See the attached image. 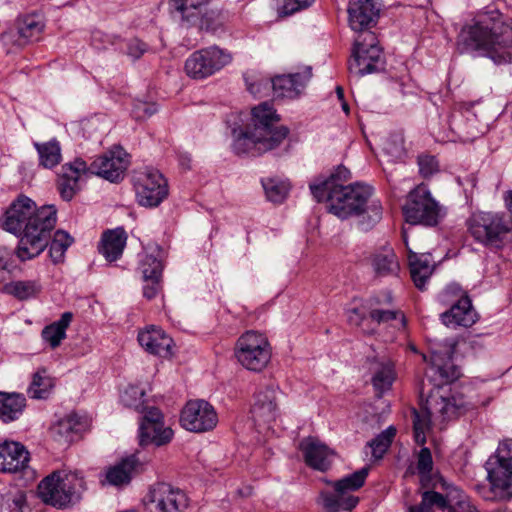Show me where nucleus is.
<instances>
[{
	"instance_id": "nucleus-34",
	"label": "nucleus",
	"mask_w": 512,
	"mask_h": 512,
	"mask_svg": "<svg viewBox=\"0 0 512 512\" xmlns=\"http://www.w3.org/2000/svg\"><path fill=\"white\" fill-rule=\"evenodd\" d=\"M358 497L341 492L322 491L319 495V504L326 512H338L340 510H351L358 504Z\"/></svg>"
},
{
	"instance_id": "nucleus-43",
	"label": "nucleus",
	"mask_w": 512,
	"mask_h": 512,
	"mask_svg": "<svg viewBox=\"0 0 512 512\" xmlns=\"http://www.w3.org/2000/svg\"><path fill=\"white\" fill-rule=\"evenodd\" d=\"M369 474V467H363L360 470L333 483L334 490L342 494H350L361 488Z\"/></svg>"
},
{
	"instance_id": "nucleus-6",
	"label": "nucleus",
	"mask_w": 512,
	"mask_h": 512,
	"mask_svg": "<svg viewBox=\"0 0 512 512\" xmlns=\"http://www.w3.org/2000/svg\"><path fill=\"white\" fill-rule=\"evenodd\" d=\"M490 491L486 500H507L512 497V440L498 445L495 454L486 462Z\"/></svg>"
},
{
	"instance_id": "nucleus-29",
	"label": "nucleus",
	"mask_w": 512,
	"mask_h": 512,
	"mask_svg": "<svg viewBox=\"0 0 512 512\" xmlns=\"http://www.w3.org/2000/svg\"><path fill=\"white\" fill-rule=\"evenodd\" d=\"M372 384L379 396L391 389L396 379L394 363L389 359L375 360L371 366Z\"/></svg>"
},
{
	"instance_id": "nucleus-5",
	"label": "nucleus",
	"mask_w": 512,
	"mask_h": 512,
	"mask_svg": "<svg viewBox=\"0 0 512 512\" xmlns=\"http://www.w3.org/2000/svg\"><path fill=\"white\" fill-rule=\"evenodd\" d=\"M86 489L81 473L55 471L38 485V495L46 504L64 508L78 502Z\"/></svg>"
},
{
	"instance_id": "nucleus-27",
	"label": "nucleus",
	"mask_w": 512,
	"mask_h": 512,
	"mask_svg": "<svg viewBox=\"0 0 512 512\" xmlns=\"http://www.w3.org/2000/svg\"><path fill=\"white\" fill-rule=\"evenodd\" d=\"M126 242L127 234L123 228L107 230L102 234L99 253L109 262L116 261L122 256Z\"/></svg>"
},
{
	"instance_id": "nucleus-16",
	"label": "nucleus",
	"mask_w": 512,
	"mask_h": 512,
	"mask_svg": "<svg viewBox=\"0 0 512 512\" xmlns=\"http://www.w3.org/2000/svg\"><path fill=\"white\" fill-rule=\"evenodd\" d=\"M217 423L216 410L205 400H190L181 411L180 424L187 431L205 433L213 430Z\"/></svg>"
},
{
	"instance_id": "nucleus-59",
	"label": "nucleus",
	"mask_w": 512,
	"mask_h": 512,
	"mask_svg": "<svg viewBox=\"0 0 512 512\" xmlns=\"http://www.w3.org/2000/svg\"><path fill=\"white\" fill-rule=\"evenodd\" d=\"M92 42L96 48L100 49V48H105L106 42L110 43V40H109V37L107 35H105L104 33H102L101 31H95L92 34Z\"/></svg>"
},
{
	"instance_id": "nucleus-31",
	"label": "nucleus",
	"mask_w": 512,
	"mask_h": 512,
	"mask_svg": "<svg viewBox=\"0 0 512 512\" xmlns=\"http://www.w3.org/2000/svg\"><path fill=\"white\" fill-rule=\"evenodd\" d=\"M138 459L135 455H131L122 459L119 463L109 467L105 473L103 484L107 483L113 486H121L128 484L131 480L132 473L136 469Z\"/></svg>"
},
{
	"instance_id": "nucleus-33",
	"label": "nucleus",
	"mask_w": 512,
	"mask_h": 512,
	"mask_svg": "<svg viewBox=\"0 0 512 512\" xmlns=\"http://www.w3.org/2000/svg\"><path fill=\"white\" fill-rule=\"evenodd\" d=\"M73 320L71 312H64L60 319L45 326L41 332L42 339L50 348L55 349L60 346L66 338V330Z\"/></svg>"
},
{
	"instance_id": "nucleus-52",
	"label": "nucleus",
	"mask_w": 512,
	"mask_h": 512,
	"mask_svg": "<svg viewBox=\"0 0 512 512\" xmlns=\"http://www.w3.org/2000/svg\"><path fill=\"white\" fill-rule=\"evenodd\" d=\"M12 252L6 247H0V292L11 279Z\"/></svg>"
},
{
	"instance_id": "nucleus-21",
	"label": "nucleus",
	"mask_w": 512,
	"mask_h": 512,
	"mask_svg": "<svg viewBox=\"0 0 512 512\" xmlns=\"http://www.w3.org/2000/svg\"><path fill=\"white\" fill-rule=\"evenodd\" d=\"M380 8L374 0H350L348 5V21L350 28L362 34L376 24Z\"/></svg>"
},
{
	"instance_id": "nucleus-47",
	"label": "nucleus",
	"mask_w": 512,
	"mask_h": 512,
	"mask_svg": "<svg viewBox=\"0 0 512 512\" xmlns=\"http://www.w3.org/2000/svg\"><path fill=\"white\" fill-rule=\"evenodd\" d=\"M448 512H480L462 491L453 488L449 491Z\"/></svg>"
},
{
	"instance_id": "nucleus-1",
	"label": "nucleus",
	"mask_w": 512,
	"mask_h": 512,
	"mask_svg": "<svg viewBox=\"0 0 512 512\" xmlns=\"http://www.w3.org/2000/svg\"><path fill=\"white\" fill-rule=\"evenodd\" d=\"M350 176L346 167L338 166L328 176H320L310 183L309 188L317 202H327L330 213L340 219L355 216L359 228L368 231L382 219L383 207L370 185L360 182L344 185Z\"/></svg>"
},
{
	"instance_id": "nucleus-42",
	"label": "nucleus",
	"mask_w": 512,
	"mask_h": 512,
	"mask_svg": "<svg viewBox=\"0 0 512 512\" xmlns=\"http://www.w3.org/2000/svg\"><path fill=\"white\" fill-rule=\"evenodd\" d=\"M262 186L267 199L274 203H281L290 190V183L280 178L263 179Z\"/></svg>"
},
{
	"instance_id": "nucleus-61",
	"label": "nucleus",
	"mask_w": 512,
	"mask_h": 512,
	"mask_svg": "<svg viewBox=\"0 0 512 512\" xmlns=\"http://www.w3.org/2000/svg\"><path fill=\"white\" fill-rule=\"evenodd\" d=\"M71 424L69 421H60L57 425V431L62 434L63 432H69Z\"/></svg>"
},
{
	"instance_id": "nucleus-39",
	"label": "nucleus",
	"mask_w": 512,
	"mask_h": 512,
	"mask_svg": "<svg viewBox=\"0 0 512 512\" xmlns=\"http://www.w3.org/2000/svg\"><path fill=\"white\" fill-rule=\"evenodd\" d=\"M139 269L143 275L144 281H148L149 279H161L163 264L158 248L150 252L145 251L141 255Z\"/></svg>"
},
{
	"instance_id": "nucleus-40",
	"label": "nucleus",
	"mask_w": 512,
	"mask_h": 512,
	"mask_svg": "<svg viewBox=\"0 0 512 512\" xmlns=\"http://www.w3.org/2000/svg\"><path fill=\"white\" fill-rule=\"evenodd\" d=\"M38 152L40 164L45 168H53L61 161V147L56 139L44 143H34Z\"/></svg>"
},
{
	"instance_id": "nucleus-63",
	"label": "nucleus",
	"mask_w": 512,
	"mask_h": 512,
	"mask_svg": "<svg viewBox=\"0 0 512 512\" xmlns=\"http://www.w3.org/2000/svg\"><path fill=\"white\" fill-rule=\"evenodd\" d=\"M431 486H432V488H438V487L447 488L448 487L446 481L444 479H442L441 477L436 478Z\"/></svg>"
},
{
	"instance_id": "nucleus-11",
	"label": "nucleus",
	"mask_w": 512,
	"mask_h": 512,
	"mask_svg": "<svg viewBox=\"0 0 512 512\" xmlns=\"http://www.w3.org/2000/svg\"><path fill=\"white\" fill-rule=\"evenodd\" d=\"M232 54L219 46L212 45L194 51L185 61L184 70L188 77L204 80L221 71L232 62Z\"/></svg>"
},
{
	"instance_id": "nucleus-51",
	"label": "nucleus",
	"mask_w": 512,
	"mask_h": 512,
	"mask_svg": "<svg viewBox=\"0 0 512 512\" xmlns=\"http://www.w3.org/2000/svg\"><path fill=\"white\" fill-rule=\"evenodd\" d=\"M432 468L433 460L431 452L427 447H423L418 454L417 470L418 473L421 475L422 485L425 487L430 486L429 481Z\"/></svg>"
},
{
	"instance_id": "nucleus-25",
	"label": "nucleus",
	"mask_w": 512,
	"mask_h": 512,
	"mask_svg": "<svg viewBox=\"0 0 512 512\" xmlns=\"http://www.w3.org/2000/svg\"><path fill=\"white\" fill-rule=\"evenodd\" d=\"M277 390L266 387L255 394L251 413L256 422L269 423L277 417Z\"/></svg>"
},
{
	"instance_id": "nucleus-22",
	"label": "nucleus",
	"mask_w": 512,
	"mask_h": 512,
	"mask_svg": "<svg viewBox=\"0 0 512 512\" xmlns=\"http://www.w3.org/2000/svg\"><path fill=\"white\" fill-rule=\"evenodd\" d=\"M30 455L23 444L5 440L0 442V472L18 473L28 467Z\"/></svg>"
},
{
	"instance_id": "nucleus-38",
	"label": "nucleus",
	"mask_w": 512,
	"mask_h": 512,
	"mask_svg": "<svg viewBox=\"0 0 512 512\" xmlns=\"http://www.w3.org/2000/svg\"><path fill=\"white\" fill-rule=\"evenodd\" d=\"M253 128L265 127L269 131L268 137L274 135L281 129H288L285 126H274L273 122L278 121L274 108L268 103H262L252 110Z\"/></svg>"
},
{
	"instance_id": "nucleus-26",
	"label": "nucleus",
	"mask_w": 512,
	"mask_h": 512,
	"mask_svg": "<svg viewBox=\"0 0 512 512\" xmlns=\"http://www.w3.org/2000/svg\"><path fill=\"white\" fill-rule=\"evenodd\" d=\"M441 320L446 326L470 327L477 320V313L472 307L468 296H461L452 307L441 314Z\"/></svg>"
},
{
	"instance_id": "nucleus-23",
	"label": "nucleus",
	"mask_w": 512,
	"mask_h": 512,
	"mask_svg": "<svg viewBox=\"0 0 512 512\" xmlns=\"http://www.w3.org/2000/svg\"><path fill=\"white\" fill-rule=\"evenodd\" d=\"M138 342L149 354L167 358L171 356L172 338L160 327L151 325L139 331Z\"/></svg>"
},
{
	"instance_id": "nucleus-64",
	"label": "nucleus",
	"mask_w": 512,
	"mask_h": 512,
	"mask_svg": "<svg viewBox=\"0 0 512 512\" xmlns=\"http://www.w3.org/2000/svg\"><path fill=\"white\" fill-rule=\"evenodd\" d=\"M460 288L457 286V285H450L446 288L445 292L446 293H456V292H460Z\"/></svg>"
},
{
	"instance_id": "nucleus-18",
	"label": "nucleus",
	"mask_w": 512,
	"mask_h": 512,
	"mask_svg": "<svg viewBox=\"0 0 512 512\" xmlns=\"http://www.w3.org/2000/svg\"><path fill=\"white\" fill-rule=\"evenodd\" d=\"M312 78V67L305 66L301 71L277 75L271 79L273 95L277 99H298Z\"/></svg>"
},
{
	"instance_id": "nucleus-8",
	"label": "nucleus",
	"mask_w": 512,
	"mask_h": 512,
	"mask_svg": "<svg viewBox=\"0 0 512 512\" xmlns=\"http://www.w3.org/2000/svg\"><path fill=\"white\" fill-rule=\"evenodd\" d=\"M271 346L267 337L258 331L249 330L236 341L234 355L238 363L247 370L260 372L270 362Z\"/></svg>"
},
{
	"instance_id": "nucleus-50",
	"label": "nucleus",
	"mask_w": 512,
	"mask_h": 512,
	"mask_svg": "<svg viewBox=\"0 0 512 512\" xmlns=\"http://www.w3.org/2000/svg\"><path fill=\"white\" fill-rule=\"evenodd\" d=\"M121 401L127 407L137 411L144 410L145 389L139 385H129L121 396Z\"/></svg>"
},
{
	"instance_id": "nucleus-53",
	"label": "nucleus",
	"mask_w": 512,
	"mask_h": 512,
	"mask_svg": "<svg viewBox=\"0 0 512 512\" xmlns=\"http://www.w3.org/2000/svg\"><path fill=\"white\" fill-rule=\"evenodd\" d=\"M372 307H367L365 304L352 306L346 310L347 320L351 325L362 326L364 320L369 314Z\"/></svg>"
},
{
	"instance_id": "nucleus-60",
	"label": "nucleus",
	"mask_w": 512,
	"mask_h": 512,
	"mask_svg": "<svg viewBox=\"0 0 512 512\" xmlns=\"http://www.w3.org/2000/svg\"><path fill=\"white\" fill-rule=\"evenodd\" d=\"M504 201H505L506 208L508 209V211L510 213V216H508V217L512 221V190H509L505 193Z\"/></svg>"
},
{
	"instance_id": "nucleus-12",
	"label": "nucleus",
	"mask_w": 512,
	"mask_h": 512,
	"mask_svg": "<svg viewBox=\"0 0 512 512\" xmlns=\"http://www.w3.org/2000/svg\"><path fill=\"white\" fill-rule=\"evenodd\" d=\"M381 64L382 51L376 35L373 32L358 35L354 42L353 60L349 63L350 72L364 76L378 71Z\"/></svg>"
},
{
	"instance_id": "nucleus-24",
	"label": "nucleus",
	"mask_w": 512,
	"mask_h": 512,
	"mask_svg": "<svg viewBox=\"0 0 512 512\" xmlns=\"http://www.w3.org/2000/svg\"><path fill=\"white\" fill-rule=\"evenodd\" d=\"M300 450L309 467L322 472L330 468L334 454L324 443L315 438H306L300 442Z\"/></svg>"
},
{
	"instance_id": "nucleus-44",
	"label": "nucleus",
	"mask_w": 512,
	"mask_h": 512,
	"mask_svg": "<svg viewBox=\"0 0 512 512\" xmlns=\"http://www.w3.org/2000/svg\"><path fill=\"white\" fill-rule=\"evenodd\" d=\"M73 243V238L64 230H57L52 238L49 255L53 263L63 261L67 249Z\"/></svg>"
},
{
	"instance_id": "nucleus-57",
	"label": "nucleus",
	"mask_w": 512,
	"mask_h": 512,
	"mask_svg": "<svg viewBox=\"0 0 512 512\" xmlns=\"http://www.w3.org/2000/svg\"><path fill=\"white\" fill-rule=\"evenodd\" d=\"M147 50V45L139 39H131L127 43V54L133 59L140 58Z\"/></svg>"
},
{
	"instance_id": "nucleus-9",
	"label": "nucleus",
	"mask_w": 512,
	"mask_h": 512,
	"mask_svg": "<svg viewBox=\"0 0 512 512\" xmlns=\"http://www.w3.org/2000/svg\"><path fill=\"white\" fill-rule=\"evenodd\" d=\"M403 214L406 222L429 227L436 226L444 216L442 207L424 184L418 185L408 194Z\"/></svg>"
},
{
	"instance_id": "nucleus-10",
	"label": "nucleus",
	"mask_w": 512,
	"mask_h": 512,
	"mask_svg": "<svg viewBox=\"0 0 512 512\" xmlns=\"http://www.w3.org/2000/svg\"><path fill=\"white\" fill-rule=\"evenodd\" d=\"M45 29V20L38 13L19 15L1 34V41L8 53L19 51L40 40Z\"/></svg>"
},
{
	"instance_id": "nucleus-7",
	"label": "nucleus",
	"mask_w": 512,
	"mask_h": 512,
	"mask_svg": "<svg viewBox=\"0 0 512 512\" xmlns=\"http://www.w3.org/2000/svg\"><path fill=\"white\" fill-rule=\"evenodd\" d=\"M468 232L473 239L487 247L499 248L512 230V221L504 213L478 212L467 221Z\"/></svg>"
},
{
	"instance_id": "nucleus-45",
	"label": "nucleus",
	"mask_w": 512,
	"mask_h": 512,
	"mask_svg": "<svg viewBox=\"0 0 512 512\" xmlns=\"http://www.w3.org/2000/svg\"><path fill=\"white\" fill-rule=\"evenodd\" d=\"M396 435V428L389 426L387 429L382 431L373 440L368 443L371 449L372 457L375 459H381L390 447L394 437Z\"/></svg>"
},
{
	"instance_id": "nucleus-2",
	"label": "nucleus",
	"mask_w": 512,
	"mask_h": 512,
	"mask_svg": "<svg viewBox=\"0 0 512 512\" xmlns=\"http://www.w3.org/2000/svg\"><path fill=\"white\" fill-rule=\"evenodd\" d=\"M57 222V209L54 205L37 207L26 195H19L6 209L2 228L20 236L15 255L21 262L39 256L48 246L51 232Z\"/></svg>"
},
{
	"instance_id": "nucleus-37",
	"label": "nucleus",
	"mask_w": 512,
	"mask_h": 512,
	"mask_svg": "<svg viewBox=\"0 0 512 512\" xmlns=\"http://www.w3.org/2000/svg\"><path fill=\"white\" fill-rule=\"evenodd\" d=\"M41 291V285L37 280H9L2 293L24 301L36 297Z\"/></svg>"
},
{
	"instance_id": "nucleus-48",
	"label": "nucleus",
	"mask_w": 512,
	"mask_h": 512,
	"mask_svg": "<svg viewBox=\"0 0 512 512\" xmlns=\"http://www.w3.org/2000/svg\"><path fill=\"white\" fill-rule=\"evenodd\" d=\"M209 0H170V8L184 20H189L197 14L199 8Z\"/></svg>"
},
{
	"instance_id": "nucleus-54",
	"label": "nucleus",
	"mask_w": 512,
	"mask_h": 512,
	"mask_svg": "<svg viewBox=\"0 0 512 512\" xmlns=\"http://www.w3.org/2000/svg\"><path fill=\"white\" fill-rule=\"evenodd\" d=\"M419 172L424 178L432 176L438 172L439 164L434 156L420 155L418 157Z\"/></svg>"
},
{
	"instance_id": "nucleus-14",
	"label": "nucleus",
	"mask_w": 512,
	"mask_h": 512,
	"mask_svg": "<svg viewBox=\"0 0 512 512\" xmlns=\"http://www.w3.org/2000/svg\"><path fill=\"white\" fill-rule=\"evenodd\" d=\"M148 512H185L189 498L184 491L167 483L152 486L144 498Z\"/></svg>"
},
{
	"instance_id": "nucleus-55",
	"label": "nucleus",
	"mask_w": 512,
	"mask_h": 512,
	"mask_svg": "<svg viewBox=\"0 0 512 512\" xmlns=\"http://www.w3.org/2000/svg\"><path fill=\"white\" fill-rule=\"evenodd\" d=\"M157 107L154 103L138 101L134 104L132 114L136 119H144L156 113Z\"/></svg>"
},
{
	"instance_id": "nucleus-28",
	"label": "nucleus",
	"mask_w": 512,
	"mask_h": 512,
	"mask_svg": "<svg viewBox=\"0 0 512 512\" xmlns=\"http://www.w3.org/2000/svg\"><path fill=\"white\" fill-rule=\"evenodd\" d=\"M408 260L412 280L418 289L423 290L434 270L433 259L428 253L409 251Z\"/></svg>"
},
{
	"instance_id": "nucleus-56",
	"label": "nucleus",
	"mask_w": 512,
	"mask_h": 512,
	"mask_svg": "<svg viewBox=\"0 0 512 512\" xmlns=\"http://www.w3.org/2000/svg\"><path fill=\"white\" fill-rule=\"evenodd\" d=\"M315 0H284L282 13L285 15L293 14L301 9L309 7Z\"/></svg>"
},
{
	"instance_id": "nucleus-58",
	"label": "nucleus",
	"mask_w": 512,
	"mask_h": 512,
	"mask_svg": "<svg viewBox=\"0 0 512 512\" xmlns=\"http://www.w3.org/2000/svg\"><path fill=\"white\" fill-rule=\"evenodd\" d=\"M160 280L161 279H149L145 281V285L143 287V294L147 299L154 298L160 290Z\"/></svg>"
},
{
	"instance_id": "nucleus-4",
	"label": "nucleus",
	"mask_w": 512,
	"mask_h": 512,
	"mask_svg": "<svg viewBox=\"0 0 512 512\" xmlns=\"http://www.w3.org/2000/svg\"><path fill=\"white\" fill-rule=\"evenodd\" d=\"M461 53L486 56L495 64L512 60V22L496 9L480 13L457 37Z\"/></svg>"
},
{
	"instance_id": "nucleus-46",
	"label": "nucleus",
	"mask_w": 512,
	"mask_h": 512,
	"mask_svg": "<svg viewBox=\"0 0 512 512\" xmlns=\"http://www.w3.org/2000/svg\"><path fill=\"white\" fill-rule=\"evenodd\" d=\"M382 149L391 161L402 160L406 154L403 135L401 133L391 134L384 140Z\"/></svg>"
},
{
	"instance_id": "nucleus-41",
	"label": "nucleus",
	"mask_w": 512,
	"mask_h": 512,
	"mask_svg": "<svg viewBox=\"0 0 512 512\" xmlns=\"http://www.w3.org/2000/svg\"><path fill=\"white\" fill-rule=\"evenodd\" d=\"M369 316L377 324H391L396 329H404L406 319L402 311L385 307L371 308Z\"/></svg>"
},
{
	"instance_id": "nucleus-20",
	"label": "nucleus",
	"mask_w": 512,
	"mask_h": 512,
	"mask_svg": "<svg viewBox=\"0 0 512 512\" xmlns=\"http://www.w3.org/2000/svg\"><path fill=\"white\" fill-rule=\"evenodd\" d=\"M91 170L92 165L88 166L80 158L64 164L58 177V189L61 197L66 201L71 200L76 192L80 190L81 183L89 175H93Z\"/></svg>"
},
{
	"instance_id": "nucleus-35",
	"label": "nucleus",
	"mask_w": 512,
	"mask_h": 512,
	"mask_svg": "<svg viewBox=\"0 0 512 512\" xmlns=\"http://www.w3.org/2000/svg\"><path fill=\"white\" fill-rule=\"evenodd\" d=\"M55 387V379L47 369L39 368L33 375L27 388V394L32 399H47Z\"/></svg>"
},
{
	"instance_id": "nucleus-19",
	"label": "nucleus",
	"mask_w": 512,
	"mask_h": 512,
	"mask_svg": "<svg viewBox=\"0 0 512 512\" xmlns=\"http://www.w3.org/2000/svg\"><path fill=\"white\" fill-rule=\"evenodd\" d=\"M92 173L110 182L123 179L128 168V155L121 147H114L92 162Z\"/></svg>"
},
{
	"instance_id": "nucleus-49",
	"label": "nucleus",
	"mask_w": 512,
	"mask_h": 512,
	"mask_svg": "<svg viewBox=\"0 0 512 512\" xmlns=\"http://www.w3.org/2000/svg\"><path fill=\"white\" fill-rule=\"evenodd\" d=\"M449 501V492L444 496L439 492L426 491L422 494V501L417 509L418 512H433L432 507L435 505L447 510Z\"/></svg>"
},
{
	"instance_id": "nucleus-30",
	"label": "nucleus",
	"mask_w": 512,
	"mask_h": 512,
	"mask_svg": "<svg viewBox=\"0 0 512 512\" xmlns=\"http://www.w3.org/2000/svg\"><path fill=\"white\" fill-rule=\"evenodd\" d=\"M370 262L374 273L379 277L397 275L400 268L397 256L389 246L375 251L371 255Z\"/></svg>"
},
{
	"instance_id": "nucleus-15",
	"label": "nucleus",
	"mask_w": 512,
	"mask_h": 512,
	"mask_svg": "<svg viewBox=\"0 0 512 512\" xmlns=\"http://www.w3.org/2000/svg\"><path fill=\"white\" fill-rule=\"evenodd\" d=\"M136 200L143 207H157L168 196L164 176L154 169H145L134 176Z\"/></svg>"
},
{
	"instance_id": "nucleus-62",
	"label": "nucleus",
	"mask_w": 512,
	"mask_h": 512,
	"mask_svg": "<svg viewBox=\"0 0 512 512\" xmlns=\"http://www.w3.org/2000/svg\"><path fill=\"white\" fill-rule=\"evenodd\" d=\"M383 297H384L383 300H377V303L379 305L384 306L386 304L392 303L393 297L390 292L385 293Z\"/></svg>"
},
{
	"instance_id": "nucleus-17",
	"label": "nucleus",
	"mask_w": 512,
	"mask_h": 512,
	"mask_svg": "<svg viewBox=\"0 0 512 512\" xmlns=\"http://www.w3.org/2000/svg\"><path fill=\"white\" fill-rule=\"evenodd\" d=\"M172 437L173 430L164 425L162 412L155 407L149 408L140 423V444L142 446L150 444L162 446L169 443Z\"/></svg>"
},
{
	"instance_id": "nucleus-36",
	"label": "nucleus",
	"mask_w": 512,
	"mask_h": 512,
	"mask_svg": "<svg viewBox=\"0 0 512 512\" xmlns=\"http://www.w3.org/2000/svg\"><path fill=\"white\" fill-rule=\"evenodd\" d=\"M0 512H31L26 492L16 486L7 488L1 494Z\"/></svg>"
},
{
	"instance_id": "nucleus-32",
	"label": "nucleus",
	"mask_w": 512,
	"mask_h": 512,
	"mask_svg": "<svg viewBox=\"0 0 512 512\" xmlns=\"http://www.w3.org/2000/svg\"><path fill=\"white\" fill-rule=\"evenodd\" d=\"M26 406V399L18 393L0 392V420L9 423L17 420Z\"/></svg>"
},
{
	"instance_id": "nucleus-3",
	"label": "nucleus",
	"mask_w": 512,
	"mask_h": 512,
	"mask_svg": "<svg viewBox=\"0 0 512 512\" xmlns=\"http://www.w3.org/2000/svg\"><path fill=\"white\" fill-rule=\"evenodd\" d=\"M451 353L450 350L444 355L438 351L431 353L430 373L437 383L429 391L421 408L412 410L414 439L418 445L426 443L432 418L445 421L457 416L465 408L463 398L452 395L449 387V383L460 376L458 368L451 361Z\"/></svg>"
},
{
	"instance_id": "nucleus-13",
	"label": "nucleus",
	"mask_w": 512,
	"mask_h": 512,
	"mask_svg": "<svg viewBox=\"0 0 512 512\" xmlns=\"http://www.w3.org/2000/svg\"><path fill=\"white\" fill-rule=\"evenodd\" d=\"M288 133V129H281L268 137L267 128H252L235 136L233 149L237 154L258 156L278 147L286 139Z\"/></svg>"
}]
</instances>
